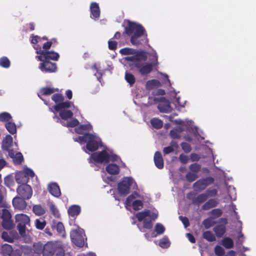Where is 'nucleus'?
I'll return each instance as SVG.
<instances>
[{
    "label": "nucleus",
    "mask_w": 256,
    "mask_h": 256,
    "mask_svg": "<svg viewBox=\"0 0 256 256\" xmlns=\"http://www.w3.org/2000/svg\"><path fill=\"white\" fill-rule=\"evenodd\" d=\"M125 33L130 37V42L135 46L142 45L148 43L147 34L144 28L140 24L128 21V26L125 28Z\"/></svg>",
    "instance_id": "nucleus-1"
},
{
    "label": "nucleus",
    "mask_w": 256,
    "mask_h": 256,
    "mask_svg": "<svg viewBox=\"0 0 256 256\" xmlns=\"http://www.w3.org/2000/svg\"><path fill=\"white\" fill-rule=\"evenodd\" d=\"M218 190L216 188L212 190L208 189L206 192L198 194L196 196L192 197L193 194L188 192L186 198L191 200L193 204L199 206L203 203H205L208 198L215 197L218 195Z\"/></svg>",
    "instance_id": "nucleus-2"
},
{
    "label": "nucleus",
    "mask_w": 256,
    "mask_h": 256,
    "mask_svg": "<svg viewBox=\"0 0 256 256\" xmlns=\"http://www.w3.org/2000/svg\"><path fill=\"white\" fill-rule=\"evenodd\" d=\"M86 148L90 152L96 151L102 146V142L100 138L95 134L88 132Z\"/></svg>",
    "instance_id": "nucleus-3"
},
{
    "label": "nucleus",
    "mask_w": 256,
    "mask_h": 256,
    "mask_svg": "<svg viewBox=\"0 0 256 256\" xmlns=\"http://www.w3.org/2000/svg\"><path fill=\"white\" fill-rule=\"evenodd\" d=\"M52 100L56 103L54 106V110L56 112L62 109L68 108H70L72 102L70 101L64 100V96L62 94L58 93L54 94L52 96Z\"/></svg>",
    "instance_id": "nucleus-4"
},
{
    "label": "nucleus",
    "mask_w": 256,
    "mask_h": 256,
    "mask_svg": "<svg viewBox=\"0 0 256 256\" xmlns=\"http://www.w3.org/2000/svg\"><path fill=\"white\" fill-rule=\"evenodd\" d=\"M136 183L134 182V180L131 177H124L122 180L118 184V189L122 195H127L130 192V186Z\"/></svg>",
    "instance_id": "nucleus-5"
},
{
    "label": "nucleus",
    "mask_w": 256,
    "mask_h": 256,
    "mask_svg": "<svg viewBox=\"0 0 256 256\" xmlns=\"http://www.w3.org/2000/svg\"><path fill=\"white\" fill-rule=\"evenodd\" d=\"M84 231L82 229L74 230L70 232V236L72 242L78 247H82L84 244Z\"/></svg>",
    "instance_id": "nucleus-6"
},
{
    "label": "nucleus",
    "mask_w": 256,
    "mask_h": 256,
    "mask_svg": "<svg viewBox=\"0 0 256 256\" xmlns=\"http://www.w3.org/2000/svg\"><path fill=\"white\" fill-rule=\"evenodd\" d=\"M190 172L186 175V178L188 182H192L198 178V173L200 170L201 166L197 163L190 164L188 166Z\"/></svg>",
    "instance_id": "nucleus-7"
},
{
    "label": "nucleus",
    "mask_w": 256,
    "mask_h": 256,
    "mask_svg": "<svg viewBox=\"0 0 256 256\" xmlns=\"http://www.w3.org/2000/svg\"><path fill=\"white\" fill-rule=\"evenodd\" d=\"M39 64L40 70L44 73H53L57 70V64L50 60H43Z\"/></svg>",
    "instance_id": "nucleus-8"
},
{
    "label": "nucleus",
    "mask_w": 256,
    "mask_h": 256,
    "mask_svg": "<svg viewBox=\"0 0 256 256\" xmlns=\"http://www.w3.org/2000/svg\"><path fill=\"white\" fill-rule=\"evenodd\" d=\"M91 158L96 162L108 164L110 162V154L106 150H102L92 154Z\"/></svg>",
    "instance_id": "nucleus-9"
},
{
    "label": "nucleus",
    "mask_w": 256,
    "mask_h": 256,
    "mask_svg": "<svg viewBox=\"0 0 256 256\" xmlns=\"http://www.w3.org/2000/svg\"><path fill=\"white\" fill-rule=\"evenodd\" d=\"M16 192L20 196L26 200L30 199L32 194L31 186L26 184H23L19 186L16 188Z\"/></svg>",
    "instance_id": "nucleus-10"
},
{
    "label": "nucleus",
    "mask_w": 256,
    "mask_h": 256,
    "mask_svg": "<svg viewBox=\"0 0 256 256\" xmlns=\"http://www.w3.org/2000/svg\"><path fill=\"white\" fill-rule=\"evenodd\" d=\"M40 55L36 56L37 58L40 61H42L43 60H58L60 55L59 54L52 50L50 51H40Z\"/></svg>",
    "instance_id": "nucleus-11"
},
{
    "label": "nucleus",
    "mask_w": 256,
    "mask_h": 256,
    "mask_svg": "<svg viewBox=\"0 0 256 256\" xmlns=\"http://www.w3.org/2000/svg\"><path fill=\"white\" fill-rule=\"evenodd\" d=\"M152 56L153 57V58L152 60V62L144 65L140 70L139 72L142 76H145L150 73L153 70L154 66L158 64L157 54L156 53L153 54Z\"/></svg>",
    "instance_id": "nucleus-12"
},
{
    "label": "nucleus",
    "mask_w": 256,
    "mask_h": 256,
    "mask_svg": "<svg viewBox=\"0 0 256 256\" xmlns=\"http://www.w3.org/2000/svg\"><path fill=\"white\" fill-rule=\"evenodd\" d=\"M57 249L56 245L52 242H49L43 246V256H53Z\"/></svg>",
    "instance_id": "nucleus-13"
},
{
    "label": "nucleus",
    "mask_w": 256,
    "mask_h": 256,
    "mask_svg": "<svg viewBox=\"0 0 256 256\" xmlns=\"http://www.w3.org/2000/svg\"><path fill=\"white\" fill-rule=\"evenodd\" d=\"M25 200L21 196H16L13 198L12 202L14 207L20 210H24L27 206V203Z\"/></svg>",
    "instance_id": "nucleus-14"
},
{
    "label": "nucleus",
    "mask_w": 256,
    "mask_h": 256,
    "mask_svg": "<svg viewBox=\"0 0 256 256\" xmlns=\"http://www.w3.org/2000/svg\"><path fill=\"white\" fill-rule=\"evenodd\" d=\"M13 145L12 137L7 134L2 140V148L4 151H8Z\"/></svg>",
    "instance_id": "nucleus-15"
},
{
    "label": "nucleus",
    "mask_w": 256,
    "mask_h": 256,
    "mask_svg": "<svg viewBox=\"0 0 256 256\" xmlns=\"http://www.w3.org/2000/svg\"><path fill=\"white\" fill-rule=\"evenodd\" d=\"M90 18H98L100 16V8L98 4L96 2H92L90 6Z\"/></svg>",
    "instance_id": "nucleus-16"
},
{
    "label": "nucleus",
    "mask_w": 256,
    "mask_h": 256,
    "mask_svg": "<svg viewBox=\"0 0 256 256\" xmlns=\"http://www.w3.org/2000/svg\"><path fill=\"white\" fill-rule=\"evenodd\" d=\"M218 204V198H210L202 206V209L204 210H208L216 207Z\"/></svg>",
    "instance_id": "nucleus-17"
},
{
    "label": "nucleus",
    "mask_w": 256,
    "mask_h": 256,
    "mask_svg": "<svg viewBox=\"0 0 256 256\" xmlns=\"http://www.w3.org/2000/svg\"><path fill=\"white\" fill-rule=\"evenodd\" d=\"M154 162L156 167L162 169L164 166V159L160 152L157 151L155 152L154 158Z\"/></svg>",
    "instance_id": "nucleus-18"
},
{
    "label": "nucleus",
    "mask_w": 256,
    "mask_h": 256,
    "mask_svg": "<svg viewBox=\"0 0 256 256\" xmlns=\"http://www.w3.org/2000/svg\"><path fill=\"white\" fill-rule=\"evenodd\" d=\"M134 56H128L126 58V60L128 61L135 62L138 59V57L141 58V60L143 61H146L147 59V56L146 54L144 51H138L136 54H134Z\"/></svg>",
    "instance_id": "nucleus-19"
},
{
    "label": "nucleus",
    "mask_w": 256,
    "mask_h": 256,
    "mask_svg": "<svg viewBox=\"0 0 256 256\" xmlns=\"http://www.w3.org/2000/svg\"><path fill=\"white\" fill-rule=\"evenodd\" d=\"M48 192L56 198H58L61 195L60 188L56 183H52L49 184Z\"/></svg>",
    "instance_id": "nucleus-20"
},
{
    "label": "nucleus",
    "mask_w": 256,
    "mask_h": 256,
    "mask_svg": "<svg viewBox=\"0 0 256 256\" xmlns=\"http://www.w3.org/2000/svg\"><path fill=\"white\" fill-rule=\"evenodd\" d=\"M16 221L18 224L30 225V218L26 214H17L15 216Z\"/></svg>",
    "instance_id": "nucleus-21"
},
{
    "label": "nucleus",
    "mask_w": 256,
    "mask_h": 256,
    "mask_svg": "<svg viewBox=\"0 0 256 256\" xmlns=\"http://www.w3.org/2000/svg\"><path fill=\"white\" fill-rule=\"evenodd\" d=\"M80 212L81 208L80 206L76 204L71 206L68 210V215L74 218L80 214Z\"/></svg>",
    "instance_id": "nucleus-22"
},
{
    "label": "nucleus",
    "mask_w": 256,
    "mask_h": 256,
    "mask_svg": "<svg viewBox=\"0 0 256 256\" xmlns=\"http://www.w3.org/2000/svg\"><path fill=\"white\" fill-rule=\"evenodd\" d=\"M106 170L108 174L112 175L118 174L120 172L119 166L114 164H108L106 166Z\"/></svg>",
    "instance_id": "nucleus-23"
},
{
    "label": "nucleus",
    "mask_w": 256,
    "mask_h": 256,
    "mask_svg": "<svg viewBox=\"0 0 256 256\" xmlns=\"http://www.w3.org/2000/svg\"><path fill=\"white\" fill-rule=\"evenodd\" d=\"M158 108L160 112H170L172 111V108L168 101L160 102L158 106Z\"/></svg>",
    "instance_id": "nucleus-24"
},
{
    "label": "nucleus",
    "mask_w": 256,
    "mask_h": 256,
    "mask_svg": "<svg viewBox=\"0 0 256 256\" xmlns=\"http://www.w3.org/2000/svg\"><path fill=\"white\" fill-rule=\"evenodd\" d=\"M213 230L218 238H221L225 234L226 228L224 225L219 224L214 226Z\"/></svg>",
    "instance_id": "nucleus-25"
},
{
    "label": "nucleus",
    "mask_w": 256,
    "mask_h": 256,
    "mask_svg": "<svg viewBox=\"0 0 256 256\" xmlns=\"http://www.w3.org/2000/svg\"><path fill=\"white\" fill-rule=\"evenodd\" d=\"M65 109H62L58 112H59L60 116L64 120L72 118L74 115L72 112L70 110Z\"/></svg>",
    "instance_id": "nucleus-26"
},
{
    "label": "nucleus",
    "mask_w": 256,
    "mask_h": 256,
    "mask_svg": "<svg viewBox=\"0 0 256 256\" xmlns=\"http://www.w3.org/2000/svg\"><path fill=\"white\" fill-rule=\"evenodd\" d=\"M5 128L6 130L12 134H14L16 133L17 129L16 124L12 121H10L4 124Z\"/></svg>",
    "instance_id": "nucleus-27"
},
{
    "label": "nucleus",
    "mask_w": 256,
    "mask_h": 256,
    "mask_svg": "<svg viewBox=\"0 0 256 256\" xmlns=\"http://www.w3.org/2000/svg\"><path fill=\"white\" fill-rule=\"evenodd\" d=\"M28 180V178L24 174V172H20L16 176V181L19 184H26Z\"/></svg>",
    "instance_id": "nucleus-28"
},
{
    "label": "nucleus",
    "mask_w": 256,
    "mask_h": 256,
    "mask_svg": "<svg viewBox=\"0 0 256 256\" xmlns=\"http://www.w3.org/2000/svg\"><path fill=\"white\" fill-rule=\"evenodd\" d=\"M193 188L195 191L200 192L206 188V186L201 180V179L198 180L193 184Z\"/></svg>",
    "instance_id": "nucleus-29"
},
{
    "label": "nucleus",
    "mask_w": 256,
    "mask_h": 256,
    "mask_svg": "<svg viewBox=\"0 0 256 256\" xmlns=\"http://www.w3.org/2000/svg\"><path fill=\"white\" fill-rule=\"evenodd\" d=\"M12 115L8 112H2L0 113V122H8L12 121Z\"/></svg>",
    "instance_id": "nucleus-30"
},
{
    "label": "nucleus",
    "mask_w": 256,
    "mask_h": 256,
    "mask_svg": "<svg viewBox=\"0 0 256 256\" xmlns=\"http://www.w3.org/2000/svg\"><path fill=\"white\" fill-rule=\"evenodd\" d=\"M150 215V210H145L142 212H139L136 214V217L138 222H142L145 220V218Z\"/></svg>",
    "instance_id": "nucleus-31"
},
{
    "label": "nucleus",
    "mask_w": 256,
    "mask_h": 256,
    "mask_svg": "<svg viewBox=\"0 0 256 256\" xmlns=\"http://www.w3.org/2000/svg\"><path fill=\"white\" fill-rule=\"evenodd\" d=\"M222 211L220 208H214L212 210L208 212V214L210 216V218L212 219L217 218L220 216H222Z\"/></svg>",
    "instance_id": "nucleus-32"
},
{
    "label": "nucleus",
    "mask_w": 256,
    "mask_h": 256,
    "mask_svg": "<svg viewBox=\"0 0 256 256\" xmlns=\"http://www.w3.org/2000/svg\"><path fill=\"white\" fill-rule=\"evenodd\" d=\"M32 211L36 216H42L46 212L45 208L40 204L34 206Z\"/></svg>",
    "instance_id": "nucleus-33"
},
{
    "label": "nucleus",
    "mask_w": 256,
    "mask_h": 256,
    "mask_svg": "<svg viewBox=\"0 0 256 256\" xmlns=\"http://www.w3.org/2000/svg\"><path fill=\"white\" fill-rule=\"evenodd\" d=\"M2 226L6 230H10L14 227L13 221L10 220H3L2 222Z\"/></svg>",
    "instance_id": "nucleus-34"
},
{
    "label": "nucleus",
    "mask_w": 256,
    "mask_h": 256,
    "mask_svg": "<svg viewBox=\"0 0 256 256\" xmlns=\"http://www.w3.org/2000/svg\"><path fill=\"white\" fill-rule=\"evenodd\" d=\"M202 237L208 242H213L216 240V237L210 231H206L202 234Z\"/></svg>",
    "instance_id": "nucleus-35"
},
{
    "label": "nucleus",
    "mask_w": 256,
    "mask_h": 256,
    "mask_svg": "<svg viewBox=\"0 0 256 256\" xmlns=\"http://www.w3.org/2000/svg\"><path fill=\"white\" fill-rule=\"evenodd\" d=\"M222 244L226 248H231L234 246V242L232 238L228 237L224 238L222 240Z\"/></svg>",
    "instance_id": "nucleus-36"
},
{
    "label": "nucleus",
    "mask_w": 256,
    "mask_h": 256,
    "mask_svg": "<svg viewBox=\"0 0 256 256\" xmlns=\"http://www.w3.org/2000/svg\"><path fill=\"white\" fill-rule=\"evenodd\" d=\"M12 160L14 164L20 165L23 162L24 159L22 154L20 152H18L15 154Z\"/></svg>",
    "instance_id": "nucleus-37"
},
{
    "label": "nucleus",
    "mask_w": 256,
    "mask_h": 256,
    "mask_svg": "<svg viewBox=\"0 0 256 256\" xmlns=\"http://www.w3.org/2000/svg\"><path fill=\"white\" fill-rule=\"evenodd\" d=\"M138 52V50H136L129 48H124L120 50V52L122 55L134 54H136Z\"/></svg>",
    "instance_id": "nucleus-38"
},
{
    "label": "nucleus",
    "mask_w": 256,
    "mask_h": 256,
    "mask_svg": "<svg viewBox=\"0 0 256 256\" xmlns=\"http://www.w3.org/2000/svg\"><path fill=\"white\" fill-rule=\"evenodd\" d=\"M150 123L152 126L156 129H160L163 126L162 120L156 118H152L150 120Z\"/></svg>",
    "instance_id": "nucleus-39"
},
{
    "label": "nucleus",
    "mask_w": 256,
    "mask_h": 256,
    "mask_svg": "<svg viewBox=\"0 0 256 256\" xmlns=\"http://www.w3.org/2000/svg\"><path fill=\"white\" fill-rule=\"evenodd\" d=\"M125 79L130 86H133L136 82V78L130 72H126L125 73Z\"/></svg>",
    "instance_id": "nucleus-40"
},
{
    "label": "nucleus",
    "mask_w": 256,
    "mask_h": 256,
    "mask_svg": "<svg viewBox=\"0 0 256 256\" xmlns=\"http://www.w3.org/2000/svg\"><path fill=\"white\" fill-rule=\"evenodd\" d=\"M55 92V90L54 88L50 87H44L42 88L40 90V93L41 95H50L53 94Z\"/></svg>",
    "instance_id": "nucleus-41"
},
{
    "label": "nucleus",
    "mask_w": 256,
    "mask_h": 256,
    "mask_svg": "<svg viewBox=\"0 0 256 256\" xmlns=\"http://www.w3.org/2000/svg\"><path fill=\"white\" fill-rule=\"evenodd\" d=\"M35 225L37 229L42 230L45 227L46 225V222L43 218H38L35 221Z\"/></svg>",
    "instance_id": "nucleus-42"
},
{
    "label": "nucleus",
    "mask_w": 256,
    "mask_h": 256,
    "mask_svg": "<svg viewBox=\"0 0 256 256\" xmlns=\"http://www.w3.org/2000/svg\"><path fill=\"white\" fill-rule=\"evenodd\" d=\"M10 62L6 56H2L0 58V66L8 68L10 66Z\"/></svg>",
    "instance_id": "nucleus-43"
},
{
    "label": "nucleus",
    "mask_w": 256,
    "mask_h": 256,
    "mask_svg": "<svg viewBox=\"0 0 256 256\" xmlns=\"http://www.w3.org/2000/svg\"><path fill=\"white\" fill-rule=\"evenodd\" d=\"M166 229L164 226L160 223H156L154 227V230L158 235L162 234L164 233Z\"/></svg>",
    "instance_id": "nucleus-44"
},
{
    "label": "nucleus",
    "mask_w": 256,
    "mask_h": 256,
    "mask_svg": "<svg viewBox=\"0 0 256 256\" xmlns=\"http://www.w3.org/2000/svg\"><path fill=\"white\" fill-rule=\"evenodd\" d=\"M132 208L135 210H141L144 204L140 200H135L132 203Z\"/></svg>",
    "instance_id": "nucleus-45"
},
{
    "label": "nucleus",
    "mask_w": 256,
    "mask_h": 256,
    "mask_svg": "<svg viewBox=\"0 0 256 256\" xmlns=\"http://www.w3.org/2000/svg\"><path fill=\"white\" fill-rule=\"evenodd\" d=\"M202 224L205 228L208 229L213 226L215 224V222L212 220V218H207L203 220Z\"/></svg>",
    "instance_id": "nucleus-46"
},
{
    "label": "nucleus",
    "mask_w": 256,
    "mask_h": 256,
    "mask_svg": "<svg viewBox=\"0 0 256 256\" xmlns=\"http://www.w3.org/2000/svg\"><path fill=\"white\" fill-rule=\"evenodd\" d=\"M170 245V242L167 237H164L160 240L159 246L162 248H168Z\"/></svg>",
    "instance_id": "nucleus-47"
},
{
    "label": "nucleus",
    "mask_w": 256,
    "mask_h": 256,
    "mask_svg": "<svg viewBox=\"0 0 256 256\" xmlns=\"http://www.w3.org/2000/svg\"><path fill=\"white\" fill-rule=\"evenodd\" d=\"M2 238L4 240V241L7 242H8L11 243L14 242V238L11 236L6 232H2Z\"/></svg>",
    "instance_id": "nucleus-48"
},
{
    "label": "nucleus",
    "mask_w": 256,
    "mask_h": 256,
    "mask_svg": "<svg viewBox=\"0 0 256 256\" xmlns=\"http://www.w3.org/2000/svg\"><path fill=\"white\" fill-rule=\"evenodd\" d=\"M12 216L8 210L6 209H2V218L3 220H10Z\"/></svg>",
    "instance_id": "nucleus-49"
},
{
    "label": "nucleus",
    "mask_w": 256,
    "mask_h": 256,
    "mask_svg": "<svg viewBox=\"0 0 256 256\" xmlns=\"http://www.w3.org/2000/svg\"><path fill=\"white\" fill-rule=\"evenodd\" d=\"M43 246L42 244L40 243H36L34 244V250L36 254H39L41 252L42 253Z\"/></svg>",
    "instance_id": "nucleus-50"
},
{
    "label": "nucleus",
    "mask_w": 256,
    "mask_h": 256,
    "mask_svg": "<svg viewBox=\"0 0 256 256\" xmlns=\"http://www.w3.org/2000/svg\"><path fill=\"white\" fill-rule=\"evenodd\" d=\"M201 180L202 181L206 187L213 184L214 181V178L212 176H208L205 178H201Z\"/></svg>",
    "instance_id": "nucleus-51"
},
{
    "label": "nucleus",
    "mask_w": 256,
    "mask_h": 256,
    "mask_svg": "<svg viewBox=\"0 0 256 256\" xmlns=\"http://www.w3.org/2000/svg\"><path fill=\"white\" fill-rule=\"evenodd\" d=\"M158 84H159V82L156 80H150L146 82V86L148 88L150 89L157 86Z\"/></svg>",
    "instance_id": "nucleus-52"
},
{
    "label": "nucleus",
    "mask_w": 256,
    "mask_h": 256,
    "mask_svg": "<svg viewBox=\"0 0 256 256\" xmlns=\"http://www.w3.org/2000/svg\"><path fill=\"white\" fill-rule=\"evenodd\" d=\"M180 146L182 147V150L186 152V153H188L190 152L192 150V148L190 146V144L186 142H182L180 144Z\"/></svg>",
    "instance_id": "nucleus-53"
},
{
    "label": "nucleus",
    "mask_w": 256,
    "mask_h": 256,
    "mask_svg": "<svg viewBox=\"0 0 256 256\" xmlns=\"http://www.w3.org/2000/svg\"><path fill=\"white\" fill-rule=\"evenodd\" d=\"M214 252L218 256H222L224 254V250L222 247L218 245L214 248Z\"/></svg>",
    "instance_id": "nucleus-54"
},
{
    "label": "nucleus",
    "mask_w": 256,
    "mask_h": 256,
    "mask_svg": "<svg viewBox=\"0 0 256 256\" xmlns=\"http://www.w3.org/2000/svg\"><path fill=\"white\" fill-rule=\"evenodd\" d=\"M49 208L52 214L54 216L58 217L60 214L58 210L53 204H50L49 205Z\"/></svg>",
    "instance_id": "nucleus-55"
},
{
    "label": "nucleus",
    "mask_w": 256,
    "mask_h": 256,
    "mask_svg": "<svg viewBox=\"0 0 256 256\" xmlns=\"http://www.w3.org/2000/svg\"><path fill=\"white\" fill-rule=\"evenodd\" d=\"M108 48L110 50H114L116 49L118 42L116 41L112 40V38L108 41Z\"/></svg>",
    "instance_id": "nucleus-56"
},
{
    "label": "nucleus",
    "mask_w": 256,
    "mask_h": 256,
    "mask_svg": "<svg viewBox=\"0 0 256 256\" xmlns=\"http://www.w3.org/2000/svg\"><path fill=\"white\" fill-rule=\"evenodd\" d=\"M78 124H79L78 120L76 118H74L69 122H66V126L67 127L74 128L76 126H78Z\"/></svg>",
    "instance_id": "nucleus-57"
},
{
    "label": "nucleus",
    "mask_w": 256,
    "mask_h": 256,
    "mask_svg": "<svg viewBox=\"0 0 256 256\" xmlns=\"http://www.w3.org/2000/svg\"><path fill=\"white\" fill-rule=\"evenodd\" d=\"M56 229L58 233L60 234H64L65 232L64 227L62 222H58L56 226Z\"/></svg>",
    "instance_id": "nucleus-58"
},
{
    "label": "nucleus",
    "mask_w": 256,
    "mask_h": 256,
    "mask_svg": "<svg viewBox=\"0 0 256 256\" xmlns=\"http://www.w3.org/2000/svg\"><path fill=\"white\" fill-rule=\"evenodd\" d=\"M152 220L147 219L144 220L143 222V226L144 228L150 230L152 228L153 224L152 222Z\"/></svg>",
    "instance_id": "nucleus-59"
},
{
    "label": "nucleus",
    "mask_w": 256,
    "mask_h": 256,
    "mask_svg": "<svg viewBox=\"0 0 256 256\" xmlns=\"http://www.w3.org/2000/svg\"><path fill=\"white\" fill-rule=\"evenodd\" d=\"M2 249L5 253L8 255H9L13 250L12 246L10 245L6 244L3 245Z\"/></svg>",
    "instance_id": "nucleus-60"
},
{
    "label": "nucleus",
    "mask_w": 256,
    "mask_h": 256,
    "mask_svg": "<svg viewBox=\"0 0 256 256\" xmlns=\"http://www.w3.org/2000/svg\"><path fill=\"white\" fill-rule=\"evenodd\" d=\"M136 195H138V193L136 192L130 195L126 199V204L130 206L132 201L136 198Z\"/></svg>",
    "instance_id": "nucleus-61"
},
{
    "label": "nucleus",
    "mask_w": 256,
    "mask_h": 256,
    "mask_svg": "<svg viewBox=\"0 0 256 256\" xmlns=\"http://www.w3.org/2000/svg\"><path fill=\"white\" fill-rule=\"evenodd\" d=\"M26 224H18L17 225V229L19 232V233L22 235L26 232Z\"/></svg>",
    "instance_id": "nucleus-62"
},
{
    "label": "nucleus",
    "mask_w": 256,
    "mask_h": 256,
    "mask_svg": "<svg viewBox=\"0 0 256 256\" xmlns=\"http://www.w3.org/2000/svg\"><path fill=\"white\" fill-rule=\"evenodd\" d=\"M88 132L85 133L82 136H78L77 138L74 139V140L80 143L86 142L87 138Z\"/></svg>",
    "instance_id": "nucleus-63"
},
{
    "label": "nucleus",
    "mask_w": 256,
    "mask_h": 256,
    "mask_svg": "<svg viewBox=\"0 0 256 256\" xmlns=\"http://www.w3.org/2000/svg\"><path fill=\"white\" fill-rule=\"evenodd\" d=\"M179 218L182 221L185 228H187L190 226V224L188 218L186 216H180Z\"/></svg>",
    "instance_id": "nucleus-64"
}]
</instances>
